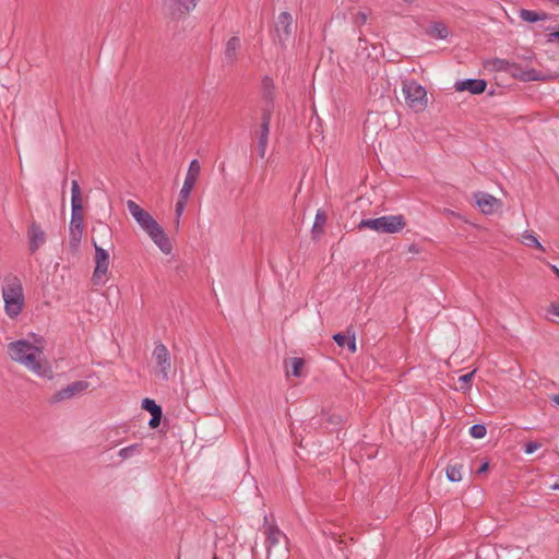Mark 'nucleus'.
<instances>
[{"instance_id":"nucleus-42","label":"nucleus","mask_w":559,"mask_h":559,"mask_svg":"<svg viewBox=\"0 0 559 559\" xmlns=\"http://www.w3.org/2000/svg\"><path fill=\"white\" fill-rule=\"evenodd\" d=\"M552 38H557V39L559 40V32H554V33L549 34V41H550Z\"/></svg>"},{"instance_id":"nucleus-7","label":"nucleus","mask_w":559,"mask_h":559,"mask_svg":"<svg viewBox=\"0 0 559 559\" xmlns=\"http://www.w3.org/2000/svg\"><path fill=\"white\" fill-rule=\"evenodd\" d=\"M127 207L129 213L146 234L153 229H156V227L159 225L148 212L143 210L133 200L127 201Z\"/></svg>"},{"instance_id":"nucleus-36","label":"nucleus","mask_w":559,"mask_h":559,"mask_svg":"<svg viewBox=\"0 0 559 559\" xmlns=\"http://www.w3.org/2000/svg\"><path fill=\"white\" fill-rule=\"evenodd\" d=\"M333 340L335 341V343L338 346L343 347V346L346 345V342H347L348 337L346 335H344V334L336 333V334L333 335Z\"/></svg>"},{"instance_id":"nucleus-31","label":"nucleus","mask_w":559,"mask_h":559,"mask_svg":"<svg viewBox=\"0 0 559 559\" xmlns=\"http://www.w3.org/2000/svg\"><path fill=\"white\" fill-rule=\"evenodd\" d=\"M487 428L484 425L476 424L469 428V435L475 439H481L486 436Z\"/></svg>"},{"instance_id":"nucleus-17","label":"nucleus","mask_w":559,"mask_h":559,"mask_svg":"<svg viewBox=\"0 0 559 559\" xmlns=\"http://www.w3.org/2000/svg\"><path fill=\"white\" fill-rule=\"evenodd\" d=\"M153 242L165 254H169L173 250V246L168 236L165 234L163 227L158 225L156 229H153L147 234Z\"/></svg>"},{"instance_id":"nucleus-33","label":"nucleus","mask_w":559,"mask_h":559,"mask_svg":"<svg viewBox=\"0 0 559 559\" xmlns=\"http://www.w3.org/2000/svg\"><path fill=\"white\" fill-rule=\"evenodd\" d=\"M188 200H189V198H182V194L179 193V198L176 203V210H175L177 219H179V217L182 215Z\"/></svg>"},{"instance_id":"nucleus-30","label":"nucleus","mask_w":559,"mask_h":559,"mask_svg":"<svg viewBox=\"0 0 559 559\" xmlns=\"http://www.w3.org/2000/svg\"><path fill=\"white\" fill-rule=\"evenodd\" d=\"M142 408L147 411L151 415H154L155 413L163 414L162 407L157 405L154 400H151L148 397H145L142 401Z\"/></svg>"},{"instance_id":"nucleus-5","label":"nucleus","mask_w":559,"mask_h":559,"mask_svg":"<svg viewBox=\"0 0 559 559\" xmlns=\"http://www.w3.org/2000/svg\"><path fill=\"white\" fill-rule=\"evenodd\" d=\"M402 91L407 106L416 111H424L427 107V93L424 86L414 80L403 81Z\"/></svg>"},{"instance_id":"nucleus-14","label":"nucleus","mask_w":559,"mask_h":559,"mask_svg":"<svg viewBox=\"0 0 559 559\" xmlns=\"http://www.w3.org/2000/svg\"><path fill=\"white\" fill-rule=\"evenodd\" d=\"M293 16L288 12H282L277 16V21L275 23V34L276 38L281 44H284L292 35L293 29Z\"/></svg>"},{"instance_id":"nucleus-9","label":"nucleus","mask_w":559,"mask_h":559,"mask_svg":"<svg viewBox=\"0 0 559 559\" xmlns=\"http://www.w3.org/2000/svg\"><path fill=\"white\" fill-rule=\"evenodd\" d=\"M90 386V383L84 380L74 381L67 385L66 388H62L61 390L57 391L55 394H52L49 399V402L51 404H57L66 400H70L74 397L75 395H79L86 391Z\"/></svg>"},{"instance_id":"nucleus-21","label":"nucleus","mask_w":559,"mask_h":559,"mask_svg":"<svg viewBox=\"0 0 559 559\" xmlns=\"http://www.w3.org/2000/svg\"><path fill=\"white\" fill-rule=\"evenodd\" d=\"M510 61L507 59L492 58L487 60L484 66L485 69L492 72H508Z\"/></svg>"},{"instance_id":"nucleus-20","label":"nucleus","mask_w":559,"mask_h":559,"mask_svg":"<svg viewBox=\"0 0 559 559\" xmlns=\"http://www.w3.org/2000/svg\"><path fill=\"white\" fill-rule=\"evenodd\" d=\"M165 4L174 12L187 13L193 10L199 0H164Z\"/></svg>"},{"instance_id":"nucleus-26","label":"nucleus","mask_w":559,"mask_h":559,"mask_svg":"<svg viewBox=\"0 0 559 559\" xmlns=\"http://www.w3.org/2000/svg\"><path fill=\"white\" fill-rule=\"evenodd\" d=\"M521 242L526 247H533L540 251H545L544 246L538 241L537 237L530 231H524L521 236Z\"/></svg>"},{"instance_id":"nucleus-2","label":"nucleus","mask_w":559,"mask_h":559,"mask_svg":"<svg viewBox=\"0 0 559 559\" xmlns=\"http://www.w3.org/2000/svg\"><path fill=\"white\" fill-rule=\"evenodd\" d=\"M2 298L4 311L11 319L16 318L25 305L21 280L14 274H7L2 282Z\"/></svg>"},{"instance_id":"nucleus-37","label":"nucleus","mask_w":559,"mask_h":559,"mask_svg":"<svg viewBox=\"0 0 559 559\" xmlns=\"http://www.w3.org/2000/svg\"><path fill=\"white\" fill-rule=\"evenodd\" d=\"M162 416L163 414L159 413L152 415V418L148 421V426L151 428H156L160 424Z\"/></svg>"},{"instance_id":"nucleus-29","label":"nucleus","mask_w":559,"mask_h":559,"mask_svg":"<svg viewBox=\"0 0 559 559\" xmlns=\"http://www.w3.org/2000/svg\"><path fill=\"white\" fill-rule=\"evenodd\" d=\"M461 465H450L447 467V477L450 481L456 483L462 479Z\"/></svg>"},{"instance_id":"nucleus-40","label":"nucleus","mask_w":559,"mask_h":559,"mask_svg":"<svg viewBox=\"0 0 559 559\" xmlns=\"http://www.w3.org/2000/svg\"><path fill=\"white\" fill-rule=\"evenodd\" d=\"M328 420L333 425H338L341 423V417L336 415H331Z\"/></svg>"},{"instance_id":"nucleus-4","label":"nucleus","mask_w":559,"mask_h":559,"mask_svg":"<svg viewBox=\"0 0 559 559\" xmlns=\"http://www.w3.org/2000/svg\"><path fill=\"white\" fill-rule=\"evenodd\" d=\"M406 223L402 215H386L378 218L362 219L359 228H369L378 233L395 234L405 227Z\"/></svg>"},{"instance_id":"nucleus-23","label":"nucleus","mask_w":559,"mask_h":559,"mask_svg":"<svg viewBox=\"0 0 559 559\" xmlns=\"http://www.w3.org/2000/svg\"><path fill=\"white\" fill-rule=\"evenodd\" d=\"M427 34L435 39H445L449 35V31L442 22H433L427 29Z\"/></svg>"},{"instance_id":"nucleus-45","label":"nucleus","mask_w":559,"mask_h":559,"mask_svg":"<svg viewBox=\"0 0 559 559\" xmlns=\"http://www.w3.org/2000/svg\"><path fill=\"white\" fill-rule=\"evenodd\" d=\"M551 269L559 276V269L555 265H552Z\"/></svg>"},{"instance_id":"nucleus-12","label":"nucleus","mask_w":559,"mask_h":559,"mask_svg":"<svg viewBox=\"0 0 559 559\" xmlns=\"http://www.w3.org/2000/svg\"><path fill=\"white\" fill-rule=\"evenodd\" d=\"M272 112L270 109H264L262 114V122L258 131V154L261 158L265 157L269 144L270 124Z\"/></svg>"},{"instance_id":"nucleus-34","label":"nucleus","mask_w":559,"mask_h":559,"mask_svg":"<svg viewBox=\"0 0 559 559\" xmlns=\"http://www.w3.org/2000/svg\"><path fill=\"white\" fill-rule=\"evenodd\" d=\"M368 20V15L366 12H358L357 14H355L354 19H353V23L357 26V27H361L362 25L366 24Z\"/></svg>"},{"instance_id":"nucleus-8","label":"nucleus","mask_w":559,"mask_h":559,"mask_svg":"<svg viewBox=\"0 0 559 559\" xmlns=\"http://www.w3.org/2000/svg\"><path fill=\"white\" fill-rule=\"evenodd\" d=\"M153 358L157 365V377L163 381H167L169 379V371L171 369V360L169 352L163 343L155 345L153 350Z\"/></svg>"},{"instance_id":"nucleus-1","label":"nucleus","mask_w":559,"mask_h":559,"mask_svg":"<svg viewBox=\"0 0 559 559\" xmlns=\"http://www.w3.org/2000/svg\"><path fill=\"white\" fill-rule=\"evenodd\" d=\"M8 354L12 360L23 365L35 374L48 379L53 377L51 367L43 356L41 348L28 341L11 342L8 345Z\"/></svg>"},{"instance_id":"nucleus-6","label":"nucleus","mask_w":559,"mask_h":559,"mask_svg":"<svg viewBox=\"0 0 559 559\" xmlns=\"http://www.w3.org/2000/svg\"><path fill=\"white\" fill-rule=\"evenodd\" d=\"M92 242L95 249V269L93 272L92 281L95 285H104L109 269V253L107 250L98 246V242L92 237Z\"/></svg>"},{"instance_id":"nucleus-39","label":"nucleus","mask_w":559,"mask_h":559,"mask_svg":"<svg viewBox=\"0 0 559 559\" xmlns=\"http://www.w3.org/2000/svg\"><path fill=\"white\" fill-rule=\"evenodd\" d=\"M549 312L559 317V304H551L549 307Z\"/></svg>"},{"instance_id":"nucleus-22","label":"nucleus","mask_w":559,"mask_h":559,"mask_svg":"<svg viewBox=\"0 0 559 559\" xmlns=\"http://www.w3.org/2000/svg\"><path fill=\"white\" fill-rule=\"evenodd\" d=\"M92 231L94 235H96V237L93 236L96 239V241L99 240L100 242H106V241H109L111 238L110 227L103 222H98L93 227Z\"/></svg>"},{"instance_id":"nucleus-27","label":"nucleus","mask_w":559,"mask_h":559,"mask_svg":"<svg viewBox=\"0 0 559 559\" xmlns=\"http://www.w3.org/2000/svg\"><path fill=\"white\" fill-rule=\"evenodd\" d=\"M520 17L523 21H525V22L535 23L537 21L546 20L547 19V14L546 13H542L540 14V13H538L536 11L522 9L520 11Z\"/></svg>"},{"instance_id":"nucleus-43","label":"nucleus","mask_w":559,"mask_h":559,"mask_svg":"<svg viewBox=\"0 0 559 559\" xmlns=\"http://www.w3.org/2000/svg\"><path fill=\"white\" fill-rule=\"evenodd\" d=\"M551 400L556 405H559V394L554 395Z\"/></svg>"},{"instance_id":"nucleus-15","label":"nucleus","mask_w":559,"mask_h":559,"mask_svg":"<svg viewBox=\"0 0 559 559\" xmlns=\"http://www.w3.org/2000/svg\"><path fill=\"white\" fill-rule=\"evenodd\" d=\"M201 166L198 159H192L190 162L182 188L180 190V194L182 198H190L191 191L200 176Z\"/></svg>"},{"instance_id":"nucleus-41","label":"nucleus","mask_w":559,"mask_h":559,"mask_svg":"<svg viewBox=\"0 0 559 559\" xmlns=\"http://www.w3.org/2000/svg\"><path fill=\"white\" fill-rule=\"evenodd\" d=\"M488 469V463H484L479 468H478V473H484Z\"/></svg>"},{"instance_id":"nucleus-28","label":"nucleus","mask_w":559,"mask_h":559,"mask_svg":"<svg viewBox=\"0 0 559 559\" xmlns=\"http://www.w3.org/2000/svg\"><path fill=\"white\" fill-rule=\"evenodd\" d=\"M305 365V361L302 358L294 357L289 360V367L290 369L287 371V374H292L294 377H300L301 376V369Z\"/></svg>"},{"instance_id":"nucleus-10","label":"nucleus","mask_w":559,"mask_h":559,"mask_svg":"<svg viewBox=\"0 0 559 559\" xmlns=\"http://www.w3.org/2000/svg\"><path fill=\"white\" fill-rule=\"evenodd\" d=\"M512 78L522 82L546 81L547 75L536 69H524L521 64L510 62L508 72Z\"/></svg>"},{"instance_id":"nucleus-32","label":"nucleus","mask_w":559,"mask_h":559,"mask_svg":"<svg viewBox=\"0 0 559 559\" xmlns=\"http://www.w3.org/2000/svg\"><path fill=\"white\" fill-rule=\"evenodd\" d=\"M475 374V370L466 373V374H463L461 377H459V382L461 384L460 389L463 390V391H467L469 390L471 388V382H472V379Z\"/></svg>"},{"instance_id":"nucleus-13","label":"nucleus","mask_w":559,"mask_h":559,"mask_svg":"<svg viewBox=\"0 0 559 559\" xmlns=\"http://www.w3.org/2000/svg\"><path fill=\"white\" fill-rule=\"evenodd\" d=\"M264 534H265V547H266V554L267 559L271 558L272 549L280 543L282 538H284L283 532L272 523H269L267 516H264Z\"/></svg>"},{"instance_id":"nucleus-38","label":"nucleus","mask_w":559,"mask_h":559,"mask_svg":"<svg viewBox=\"0 0 559 559\" xmlns=\"http://www.w3.org/2000/svg\"><path fill=\"white\" fill-rule=\"evenodd\" d=\"M346 346L350 353H355L357 350L355 336H352L347 340Z\"/></svg>"},{"instance_id":"nucleus-25","label":"nucleus","mask_w":559,"mask_h":559,"mask_svg":"<svg viewBox=\"0 0 559 559\" xmlns=\"http://www.w3.org/2000/svg\"><path fill=\"white\" fill-rule=\"evenodd\" d=\"M326 223V214L324 211L319 210L316 214L314 224L312 226L313 238L319 237L323 233V227Z\"/></svg>"},{"instance_id":"nucleus-19","label":"nucleus","mask_w":559,"mask_h":559,"mask_svg":"<svg viewBox=\"0 0 559 559\" xmlns=\"http://www.w3.org/2000/svg\"><path fill=\"white\" fill-rule=\"evenodd\" d=\"M487 82L481 79H466L455 83L456 91H468L472 94H480L486 90Z\"/></svg>"},{"instance_id":"nucleus-24","label":"nucleus","mask_w":559,"mask_h":559,"mask_svg":"<svg viewBox=\"0 0 559 559\" xmlns=\"http://www.w3.org/2000/svg\"><path fill=\"white\" fill-rule=\"evenodd\" d=\"M143 445L141 443H133L118 451V456L124 461L142 453Z\"/></svg>"},{"instance_id":"nucleus-11","label":"nucleus","mask_w":559,"mask_h":559,"mask_svg":"<svg viewBox=\"0 0 559 559\" xmlns=\"http://www.w3.org/2000/svg\"><path fill=\"white\" fill-rule=\"evenodd\" d=\"M473 198L481 213L485 215H491L502 206L501 200L486 192H475Z\"/></svg>"},{"instance_id":"nucleus-18","label":"nucleus","mask_w":559,"mask_h":559,"mask_svg":"<svg viewBox=\"0 0 559 559\" xmlns=\"http://www.w3.org/2000/svg\"><path fill=\"white\" fill-rule=\"evenodd\" d=\"M29 250L32 253L37 251L46 241V234L41 227L33 222L28 230Z\"/></svg>"},{"instance_id":"nucleus-35","label":"nucleus","mask_w":559,"mask_h":559,"mask_svg":"<svg viewBox=\"0 0 559 559\" xmlns=\"http://www.w3.org/2000/svg\"><path fill=\"white\" fill-rule=\"evenodd\" d=\"M540 448V443L538 442H535V441H531V442H527L524 447V451L526 454H532L534 453L536 450H538Z\"/></svg>"},{"instance_id":"nucleus-3","label":"nucleus","mask_w":559,"mask_h":559,"mask_svg":"<svg viewBox=\"0 0 559 559\" xmlns=\"http://www.w3.org/2000/svg\"><path fill=\"white\" fill-rule=\"evenodd\" d=\"M71 207L69 246L73 251H76L80 247L84 229L82 194L76 180H73L71 183Z\"/></svg>"},{"instance_id":"nucleus-16","label":"nucleus","mask_w":559,"mask_h":559,"mask_svg":"<svg viewBox=\"0 0 559 559\" xmlns=\"http://www.w3.org/2000/svg\"><path fill=\"white\" fill-rule=\"evenodd\" d=\"M242 43L239 36H231L225 44L224 63L234 66L240 56Z\"/></svg>"},{"instance_id":"nucleus-44","label":"nucleus","mask_w":559,"mask_h":559,"mask_svg":"<svg viewBox=\"0 0 559 559\" xmlns=\"http://www.w3.org/2000/svg\"><path fill=\"white\" fill-rule=\"evenodd\" d=\"M549 488H550L551 490H558V489H559V484H558V483L552 484V485H550V486H549Z\"/></svg>"}]
</instances>
